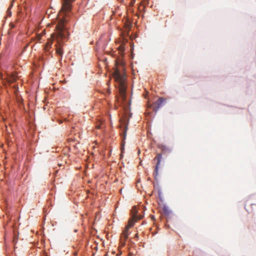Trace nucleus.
<instances>
[{"label": "nucleus", "instance_id": "obj_14", "mask_svg": "<svg viewBox=\"0 0 256 256\" xmlns=\"http://www.w3.org/2000/svg\"><path fill=\"white\" fill-rule=\"evenodd\" d=\"M14 242H15V238H14Z\"/></svg>", "mask_w": 256, "mask_h": 256}, {"label": "nucleus", "instance_id": "obj_2", "mask_svg": "<svg viewBox=\"0 0 256 256\" xmlns=\"http://www.w3.org/2000/svg\"><path fill=\"white\" fill-rule=\"evenodd\" d=\"M113 76L115 80L118 83L119 90L122 96H124L126 86L125 85L126 76L124 73H122L120 70L116 67L115 68L113 73Z\"/></svg>", "mask_w": 256, "mask_h": 256}, {"label": "nucleus", "instance_id": "obj_4", "mask_svg": "<svg viewBox=\"0 0 256 256\" xmlns=\"http://www.w3.org/2000/svg\"><path fill=\"white\" fill-rule=\"evenodd\" d=\"M56 32L55 34H54L51 35V38L48 40L47 42L44 47V52L46 55L51 54H52V51H50V49L52 48V44L53 40L56 39Z\"/></svg>", "mask_w": 256, "mask_h": 256}, {"label": "nucleus", "instance_id": "obj_10", "mask_svg": "<svg viewBox=\"0 0 256 256\" xmlns=\"http://www.w3.org/2000/svg\"><path fill=\"white\" fill-rule=\"evenodd\" d=\"M246 210L249 212H252V210H250L248 209V208H247L246 206Z\"/></svg>", "mask_w": 256, "mask_h": 256}, {"label": "nucleus", "instance_id": "obj_5", "mask_svg": "<svg viewBox=\"0 0 256 256\" xmlns=\"http://www.w3.org/2000/svg\"><path fill=\"white\" fill-rule=\"evenodd\" d=\"M166 102V99L164 98H160L155 102H154L150 108L155 112H157L159 108L162 106L164 102Z\"/></svg>", "mask_w": 256, "mask_h": 256}, {"label": "nucleus", "instance_id": "obj_1", "mask_svg": "<svg viewBox=\"0 0 256 256\" xmlns=\"http://www.w3.org/2000/svg\"><path fill=\"white\" fill-rule=\"evenodd\" d=\"M56 40L57 41L58 44L59 45L58 46L57 44L56 45V53L62 56L63 54V51L61 48V39L64 38L66 36L65 32L64 31V22L63 20H61L58 22V24L56 25Z\"/></svg>", "mask_w": 256, "mask_h": 256}, {"label": "nucleus", "instance_id": "obj_11", "mask_svg": "<svg viewBox=\"0 0 256 256\" xmlns=\"http://www.w3.org/2000/svg\"><path fill=\"white\" fill-rule=\"evenodd\" d=\"M127 129H128V127H127V126H126L124 127V136H126V131Z\"/></svg>", "mask_w": 256, "mask_h": 256}, {"label": "nucleus", "instance_id": "obj_3", "mask_svg": "<svg viewBox=\"0 0 256 256\" xmlns=\"http://www.w3.org/2000/svg\"><path fill=\"white\" fill-rule=\"evenodd\" d=\"M136 218V216L134 215L132 218L129 220L128 225L126 226L124 230H123L120 239V242L122 246H124L125 242L128 238V230L134 226Z\"/></svg>", "mask_w": 256, "mask_h": 256}, {"label": "nucleus", "instance_id": "obj_12", "mask_svg": "<svg viewBox=\"0 0 256 256\" xmlns=\"http://www.w3.org/2000/svg\"><path fill=\"white\" fill-rule=\"evenodd\" d=\"M134 2H135V0H132L130 4V6H132L134 4Z\"/></svg>", "mask_w": 256, "mask_h": 256}, {"label": "nucleus", "instance_id": "obj_6", "mask_svg": "<svg viewBox=\"0 0 256 256\" xmlns=\"http://www.w3.org/2000/svg\"><path fill=\"white\" fill-rule=\"evenodd\" d=\"M75 0H63L62 12L66 13L69 12L71 10L70 2Z\"/></svg>", "mask_w": 256, "mask_h": 256}, {"label": "nucleus", "instance_id": "obj_9", "mask_svg": "<svg viewBox=\"0 0 256 256\" xmlns=\"http://www.w3.org/2000/svg\"><path fill=\"white\" fill-rule=\"evenodd\" d=\"M132 212H134L133 216L134 215L136 216V206H134L132 210Z\"/></svg>", "mask_w": 256, "mask_h": 256}, {"label": "nucleus", "instance_id": "obj_16", "mask_svg": "<svg viewBox=\"0 0 256 256\" xmlns=\"http://www.w3.org/2000/svg\"><path fill=\"white\" fill-rule=\"evenodd\" d=\"M116 66H118V63H117V62H116Z\"/></svg>", "mask_w": 256, "mask_h": 256}, {"label": "nucleus", "instance_id": "obj_8", "mask_svg": "<svg viewBox=\"0 0 256 256\" xmlns=\"http://www.w3.org/2000/svg\"><path fill=\"white\" fill-rule=\"evenodd\" d=\"M16 77L14 76H12L10 78L8 81L10 82H14L15 81H16Z\"/></svg>", "mask_w": 256, "mask_h": 256}, {"label": "nucleus", "instance_id": "obj_13", "mask_svg": "<svg viewBox=\"0 0 256 256\" xmlns=\"http://www.w3.org/2000/svg\"><path fill=\"white\" fill-rule=\"evenodd\" d=\"M96 128H100V126H97Z\"/></svg>", "mask_w": 256, "mask_h": 256}, {"label": "nucleus", "instance_id": "obj_7", "mask_svg": "<svg viewBox=\"0 0 256 256\" xmlns=\"http://www.w3.org/2000/svg\"><path fill=\"white\" fill-rule=\"evenodd\" d=\"M161 158H162L161 154H158L156 156V158L158 159V162L156 166L154 171V176L155 178H156L157 176H158V166H159V164H160Z\"/></svg>", "mask_w": 256, "mask_h": 256}, {"label": "nucleus", "instance_id": "obj_15", "mask_svg": "<svg viewBox=\"0 0 256 256\" xmlns=\"http://www.w3.org/2000/svg\"><path fill=\"white\" fill-rule=\"evenodd\" d=\"M136 237H138V234H136Z\"/></svg>", "mask_w": 256, "mask_h": 256}]
</instances>
